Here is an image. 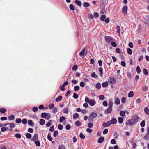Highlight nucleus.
<instances>
[{
  "label": "nucleus",
  "instance_id": "nucleus-1",
  "mask_svg": "<svg viewBox=\"0 0 149 149\" xmlns=\"http://www.w3.org/2000/svg\"><path fill=\"white\" fill-rule=\"evenodd\" d=\"M113 105V103L111 102H109L108 107L107 108V112L108 113H110L112 111V107Z\"/></svg>",
  "mask_w": 149,
  "mask_h": 149
},
{
  "label": "nucleus",
  "instance_id": "nucleus-2",
  "mask_svg": "<svg viewBox=\"0 0 149 149\" xmlns=\"http://www.w3.org/2000/svg\"><path fill=\"white\" fill-rule=\"evenodd\" d=\"M108 81L112 84H114L116 82V80L114 77H110L108 79Z\"/></svg>",
  "mask_w": 149,
  "mask_h": 149
},
{
  "label": "nucleus",
  "instance_id": "nucleus-3",
  "mask_svg": "<svg viewBox=\"0 0 149 149\" xmlns=\"http://www.w3.org/2000/svg\"><path fill=\"white\" fill-rule=\"evenodd\" d=\"M104 38L106 42L107 43H110L113 40V39L110 36H106Z\"/></svg>",
  "mask_w": 149,
  "mask_h": 149
},
{
  "label": "nucleus",
  "instance_id": "nucleus-4",
  "mask_svg": "<svg viewBox=\"0 0 149 149\" xmlns=\"http://www.w3.org/2000/svg\"><path fill=\"white\" fill-rule=\"evenodd\" d=\"M135 124V123H134L132 118L131 119L128 120L126 123V124L127 125H129L131 126Z\"/></svg>",
  "mask_w": 149,
  "mask_h": 149
},
{
  "label": "nucleus",
  "instance_id": "nucleus-5",
  "mask_svg": "<svg viewBox=\"0 0 149 149\" xmlns=\"http://www.w3.org/2000/svg\"><path fill=\"white\" fill-rule=\"evenodd\" d=\"M135 124V123H134L132 118L131 119L128 120L126 123V124L127 125H129L131 126Z\"/></svg>",
  "mask_w": 149,
  "mask_h": 149
},
{
  "label": "nucleus",
  "instance_id": "nucleus-6",
  "mask_svg": "<svg viewBox=\"0 0 149 149\" xmlns=\"http://www.w3.org/2000/svg\"><path fill=\"white\" fill-rule=\"evenodd\" d=\"M114 104L116 105L120 104V101L119 99L116 96H115L114 99Z\"/></svg>",
  "mask_w": 149,
  "mask_h": 149
},
{
  "label": "nucleus",
  "instance_id": "nucleus-7",
  "mask_svg": "<svg viewBox=\"0 0 149 149\" xmlns=\"http://www.w3.org/2000/svg\"><path fill=\"white\" fill-rule=\"evenodd\" d=\"M127 6L123 7L122 9V12L124 15H127Z\"/></svg>",
  "mask_w": 149,
  "mask_h": 149
},
{
  "label": "nucleus",
  "instance_id": "nucleus-8",
  "mask_svg": "<svg viewBox=\"0 0 149 149\" xmlns=\"http://www.w3.org/2000/svg\"><path fill=\"white\" fill-rule=\"evenodd\" d=\"M132 119L135 123L138 121L139 120V118L138 116L137 115H135L132 116Z\"/></svg>",
  "mask_w": 149,
  "mask_h": 149
},
{
  "label": "nucleus",
  "instance_id": "nucleus-9",
  "mask_svg": "<svg viewBox=\"0 0 149 149\" xmlns=\"http://www.w3.org/2000/svg\"><path fill=\"white\" fill-rule=\"evenodd\" d=\"M110 122L109 121H107V123L104 122L102 124L103 127H106L111 125Z\"/></svg>",
  "mask_w": 149,
  "mask_h": 149
},
{
  "label": "nucleus",
  "instance_id": "nucleus-10",
  "mask_svg": "<svg viewBox=\"0 0 149 149\" xmlns=\"http://www.w3.org/2000/svg\"><path fill=\"white\" fill-rule=\"evenodd\" d=\"M38 135L37 134H35L34 135L33 138L31 139V141H35L38 140Z\"/></svg>",
  "mask_w": 149,
  "mask_h": 149
},
{
  "label": "nucleus",
  "instance_id": "nucleus-11",
  "mask_svg": "<svg viewBox=\"0 0 149 149\" xmlns=\"http://www.w3.org/2000/svg\"><path fill=\"white\" fill-rule=\"evenodd\" d=\"M96 103V101L94 100H90V102L89 103V104L91 106H94Z\"/></svg>",
  "mask_w": 149,
  "mask_h": 149
},
{
  "label": "nucleus",
  "instance_id": "nucleus-12",
  "mask_svg": "<svg viewBox=\"0 0 149 149\" xmlns=\"http://www.w3.org/2000/svg\"><path fill=\"white\" fill-rule=\"evenodd\" d=\"M9 125H10L9 127L10 129H8V130L10 131H11L12 130V128L14 127H15V125L13 123H9Z\"/></svg>",
  "mask_w": 149,
  "mask_h": 149
},
{
  "label": "nucleus",
  "instance_id": "nucleus-13",
  "mask_svg": "<svg viewBox=\"0 0 149 149\" xmlns=\"http://www.w3.org/2000/svg\"><path fill=\"white\" fill-rule=\"evenodd\" d=\"M110 122L111 125V124H116L117 122V120L115 118H113L109 121Z\"/></svg>",
  "mask_w": 149,
  "mask_h": 149
},
{
  "label": "nucleus",
  "instance_id": "nucleus-14",
  "mask_svg": "<svg viewBox=\"0 0 149 149\" xmlns=\"http://www.w3.org/2000/svg\"><path fill=\"white\" fill-rule=\"evenodd\" d=\"M99 72H100V75L101 77H102V75L103 74V69L102 67H100L98 68V69Z\"/></svg>",
  "mask_w": 149,
  "mask_h": 149
},
{
  "label": "nucleus",
  "instance_id": "nucleus-15",
  "mask_svg": "<svg viewBox=\"0 0 149 149\" xmlns=\"http://www.w3.org/2000/svg\"><path fill=\"white\" fill-rule=\"evenodd\" d=\"M74 2L77 6H81L82 3L81 1L77 0H76Z\"/></svg>",
  "mask_w": 149,
  "mask_h": 149
},
{
  "label": "nucleus",
  "instance_id": "nucleus-16",
  "mask_svg": "<svg viewBox=\"0 0 149 149\" xmlns=\"http://www.w3.org/2000/svg\"><path fill=\"white\" fill-rule=\"evenodd\" d=\"M104 140V137H100L98 140V142L99 143H102Z\"/></svg>",
  "mask_w": 149,
  "mask_h": 149
},
{
  "label": "nucleus",
  "instance_id": "nucleus-17",
  "mask_svg": "<svg viewBox=\"0 0 149 149\" xmlns=\"http://www.w3.org/2000/svg\"><path fill=\"white\" fill-rule=\"evenodd\" d=\"M134 95V93L132 91H130L128 94V96L129 97H131Z\"/></svg>",
  "mask_w": 149,
  "mask_h": 149
},
{
  "label": "nucleus",
  "instance_id": "nucleus-18",
  "mask_svg": "<svg viewBox=\"0 0 149 149\" xmlns=\"http://www.w3.org/2000/svg\"><path fill=\"white\" fill-rule=\"evenodd\" d=\"M63 113L65 114H67L69 112V108L66 107L65 108L63 109Z\"/></svg>",
  "mask_w": 149,
  "mask_h": 149
},
{
  "label": "nucleus",
  "instance_id": "nucleus-19",
  "mask_svg": "<svg viewBox=\"0 0 149 149\" xmlns=\"http://www.w3.org/2000/svg\"><path fill=\"white\" fill-rule=\"evenodd\" d=\"M75 125L77 127H79L81 125V123L79 121L77 120L75 123Z\"/></svg>",
  "mask_w": 149,
  "mask_h": 149
},
{
  "label": "nucleus",
  "instance_id": "nucleus-20",
  "mask_svg": "<svg viewBox=\"0 0 149 149\" xmlns=\"http://www.w3.org/2000/svg\"><path fill=\"white\" fill-rule=\"evenodd\" d=\"M90 115L93 117V118L96 117L97 116V114L96 113H94V112L91 113Z\"/></svg>",
  "mask_w": 149,
  "mask_h": 149
},
{
  "label": "nucleus",
  "instance_id": "nucleus-21",
  "mask_svg": "<svg viewBox=\"0 0 149 149\" xmlns=\"http://www.w3.org/2000/svg\"><path fill=\"white\" fill-rule=\"evenodd\" d=\"M90 5L89 3L87 2H85L83 3V6L85 7H88L90 6Z\"/></svg>",
  "mask_w": 149,
  "mask_h": 149
},
{
  "label": "nucleus",
  "instance_id": "nucleus-22",
  "mask_svg": "<svg viewBox=\"0 0 149 149\" xmlns=\"http://www.w3.org/2000/svg\"><path fill=\"white\" fill-rule=\"evenodd\" d=\"M39 123L41 125H43L45 123V121L43 119H41L40 120Z\"/></svg>",
  "mask_w": 149,
  "mask_h": 149
},
{
  "label": "nucleus",
  "instance_id": "nucleus-23",
  "mask_svg": "<svg viewBox=\"0 0 149 149\" xmlns=\"http://www.w3.org/2000/svg\"><path fill=\"white\" fill-rule=\"evenodd\" d=\"M144 111L147 115H149V109L147 107H146L144 109Z\"/></svg>",
  "mask_w": 149,
  "mask_h": 149
},
{
  "label": "nucleus",
  "instance_id": "nucleus-24",
  "mask_svg": "<svg viewBox=\"0 0 149 149\" xmlns=\"http://www.w3.org/2000/svg\"><path fill=\"white\" fill-rule=\"evenodd\" d=\"M118 120L120 124H122L123 122V119L122 117H119L118 118Z\"/></svg>",
  "mask_w": 149,
  "mask_h": 149
},
{
  "label": "nucleus",
  "instance_id": "nucleus-25",
  "mask_svg": "<svg viewBox=\"0 0 149 149\" xmlns=\"http://www.w3.org/2000/svg\"><path fill=\"white\" fill-rule=\"evenodd\" d=\"M8 118L9 120H13L14 119L15 116L13 115H10L8 116Z\"/></svg>",
  "mask_w": 149,
  "mask_h": 149
},
{
  "label": "nucleus",
  "instance_id": "nucleus-26",
  "mask_svg": "<svg viewBox=\"0 0 149 149\" xmlns=\"http://www.w3.org/2000/svg\"><path fill=\"white\" fill-rule=\"evenodd\" d=\"M108 85V83L107 82H103L102 84V86L103 87H107Z\"/></svg>",
  "mask_w": 149,
  "mask_h": 149
},
{
  "label": "nucleus",
  "instance_id": "nucleus-27",
  "mask_svg": "<svg viewBox=\"0 0 149 149\" xmlns=\"http://www.w3.org/2000/svg\"><path fill=\"white\" fill-rule=\"evenodd\" d=\"M52 123V120H49L48 121V122L46 124V126L48 127H49L51 125Z\"/></svg>",
  "mask_w": 149,
  "mask_h": 149
},
{
  "label": "nucleus",
  "instance_id": "nucleus-28",
  "mask_svg": "<svg viewBox=\"0 0 149 149\" xmlns=\"http://www.w3.org/2000/svg\"><path fill=\"white\" fill-rule=\"evenodd\" d=\"M79 117V115L77 113H74L73 116V118L74 119H77Z\"/></svg>",
  "mask_w": 149,
  "mask_h": 149
},
{
  "label": "nucleus",
  "instance_id": "nucleus-29",
  "mask_svg": "<svg viewBox=\"0 0 149 149\" xmlns=\"http://www.w3.org/2000/svg\"><path fill=\"white\" fill-rule=\"evenodd\" d=\"M117 32L119 34L120 33V28L119 26H117L116 28Z\"/></svg>",
  "mask_w": 149,
  "mask_h": 149
},
{
  "label": "nucleus",
  "instance_id": "nucleus-30",
  "mask_svg": "<svg viewBox=\"0 0 149 149\" xmlns=\"http://www.w3.org/2000/svg\"><path fill=\"white\" fill-rule=\"evenodd\" d=\"M142 90L143 91H146L148 90V87L146 85L143 86L142 88Z\"/></svg>",
  "mask_w": 149,
  "mask_h": 149
},
{
  "label": "nucleus",
  "instance_id": "nucleus-31",
  "mask_svg": "<svg viewBox=\"0 0 149 149\" xmlns=\"http://www.w3.org/2000/svg\"><path fill=\"white\" fill-rule=\"evenodd\" d=\"M106 18V16L104 15H102L100 17V20L101 21H104Z\"/></svg>",
  "mask_w": 149,
  "mask_h": 149
},
{
  "label": "nucleus",
  "instance_id": "nucleus-32",
  "mask_svg": "<svg viewBox=\"0 0 149 149\" xmlns=\"http://www.w3.org/2000/svg\"><path fill=\"white\" fill-rule=\"evenodd\" d=\"M85 49H83L80 53L79 54L80 56H83L84 55L85 52Z\"/></svg>",
  "mask_w": 149,
  "mask_h": 149
},
{
  "label": "nucleus",
  "instance_id": "nucleus-33",
  "mask_svg": "<svg viewBox=\"0 0 149 149\" xmlns=\"http://www.w3.org/2000/svg\"><path fill=\"white\" fill-rule=\"evenodd\" d=\"M145 121L144 120H142L140 123V125L142 127L145 126Z\"/></svg>",
  "mask_w": 149,
  "mask_h": 149
},
{
  "label": "nucleus",
  "instance_id": "nucleus-34",
  "mask_svg": "<svg viewBox=\"0 0 149 149\" xmlns=\"http://www.w3.org/2000/svg\"><path fill=\"white\" fill-rule=\"evenodd\" d=\"M101 87V86L99 83H97L96 85V88L97 89H100Z\"/></svg>",
  "mask_w": 149,
  "mask_h": 149
},
{
  "label": "nucleus",
  "instance_id": "nucleus-35",
  "mask_svg": "<svg viewBox=\"0 0 149 149\" xmlns=\"http://www.w3.org/2000/svg\"><path fill=\"white\" fill-rule=\"evenodd\" d=\"M106 13V10L104 8H102L100 11V14H104Z\"/></svg>",
  "mask_w": 149,
  "mask_h": 149
},
{
  "label": "nucleus",
  "instance_id": "nucleus-36",
  "mask_svg": "<svg viewBox=\"0 0 149 149\" xmlns=\"http://www.w3.org/2000/svg\"><path fill=\"white\" fill-rule=\"evenodd\" d=\"M58 149H65V146L62 145L61 144L58 147Z\"/></svg>",
  "mask_w": 149,
  "mask_h": 149
},
{
  "label": "nucleus",
  "instance_id": "nucleus-37",
  "mask_svg": "<svg viewBox=\"0 0 149 149\" xmlns=\"http://www.w3.org/2000/svg\"><path fill=\"white\" fill-rule=\"evenodd\" d=\"M127 52L130 55L132 54V49L130 48H128L127 49Z\"/></svg>",
  "mask_w": 149,
  "mask_h": 149
},
{
  "label": "nucleus",
  "instance_id": "nucleus-38",
  "mask_svg": "<svg viewBox=\"0 0 149 149\" xmlns=\"http://www.w3.org/2000/svg\"><path fill=\"white\" fill-rule=\"evenodd\" d=\"M15 136L17 138L20 139L21 138V135L19 133H17L15 135Z\"/></svg>",
  "mask_w": 149,
  "mask_h": 149
},
{
  "label": "nucleus",
  "instance_id": "nucleus-39",
  "mask_svg": "<svg viewBox=\"0 0 149 149\" xmlns=\"http://www.w3.org/2000/svg\"><path fill=\"white\" fill-rule=\"evenodd\" d=\"M0 112L2 113H4L6 112V109L4 108H1L0 109Z\"/></svg>",
  "mask_w": 149,
  "mask_h": 149
},
{
  "label": "nucleus",
  "instance_id": "nucleus-40",
  "mask_svg": "<svg viewBox=\"0 0 149 149\" xmlns=\"http://www.w3.org/2000/svg\"><path fill=\"white\" fill-rule=\"evenodd\" d=\"M51 117V115L49 113H47L46 114V119L47 120H49Z\"/></svg>",
  "mask_w": 149,
  "mask_h": 149
},
{
  "label": "nucleus",
  "instance_id": "nucleus-41",
  "mask_svg": "<svg viewBox=\"0 0 149 149\" xmlns=\"http://www.w3.org/2000/svg\"><path fill=\"white\" fill-rule=\"evenodd\" d=\"M21 121L22 120L21 119L19 118H16L15 121V122L17 123H20Z\"/></svg>",
  "mask_w": 149,
  "mask_h": 149
},
{
  "label": "nucleus",
  "instance_id": "nucleus-42",
  "mask_svg": "<svg viewBox=\"0 0 149 149\" xmlns=\"http://www.w3.org/2000/svg\"><path fill=\"white\" fill-rule=\"evenodd\" d=\"M62 97L61 96H59L57 98L56 100V102H58L62 100Z\"/></svg>",
  "mask_w": 149,
  "mask_h": 149
},
{
  "label": "nucleus",
  "instance_id": "nucleus-43",
  "mask_svg": "<svg viewBox=\"0 0 149 149\" xmlns=\"http://www.w3.org/2000/svg\"><path fill=\"white\" fill-rule=\"evenodd\" d=\"M120 116H123L125 114V112L124 111H121L120 112Z\"/></svg>",
  "mask_w": 149,
  "mask_h": 149
},
{
  "label": "nucleus",
  "instance_id": "nucleus-44",
  "mask_svg": "<svg viewBox=\"0 0 149 149\" xmlns=\"http://www.w3.org/2000/svg\"><path fill=\"white\" fill-rule=\"evenodd\" d=\"M65 119V118L63 116L60 117L59 121L61 123L63 122Z\"/></svg>",
  "mask_w": 149,
  "mask_h": 149
},
{
  "label": "nucleus",
  "instance_id": "nucleus-45",
  "mask_svg": "<svg viewBox=\"0 0 149 149\" xmlns=\"http://www.w3.org/2000/svg\"><path fill=\"white\" fill-rule=\"evenodd\" d=\"M91 76L93 78H97L98 77V76L97 75L96 76V75L95 74V73L94 72H93L92 74H91Z\"/></svg>",
  "mask_w": 149,
  "mask_h": 149
},
{
  "label": "nucleus",
  "instance_id": "nucleus-46",
  "mask_svg": "<svg viewBox=\"0 0 149 149\" xmlns=\"http://www.w3.org/2000/svg\"><path fill=\"white\" fill-rule=\"evenodd\" d=\"M144 138L146 139H149V133H147V134L144 136Z\"/></svg>",
  "mask_w": 149,
  "mask_h": 149
},
{
  "label": "nucleus",
  "instance_id": "nucleus-47",
  "mask_svg": "<svg viewBox=\"0 0 149 149\" xmlns=\"http://www.w3.org/2000/svg\"><path fill=\"white\" fill-rule=\"evenodd\" d=\"M48 139L50 141H52V138L50 134H49L47 135Z\"/></svg>",
  "mask_w": 149,
  "mask_h": 149
},
{
  "label": "nucleus",
  "instance_id": "nucleus-48",
  "mask_svg": "<svg viewBox=\"0 0 149 149\" xmlns=\"http://www.w3.org/2000/svg\"><path fill=\"white\" fill-rule=\"evenodd\" d=\"M47 114V113L45 112L42 113L41 114V117L43 118H45Z\"/></svg>",
  "mask_w": 149,
  "mask_h": 149
},
{
  "label": "nucleus",
  "instance_id": "nucleus-49",
  "mask_svg": "<svg viewBox=\"0 0 149 149\" xmlns=\"http://www.w3.org/2000/svg\"><path fill=\"white\" fill-rule=\"evenodd\" d=\"M111 143L112 144H115L116 143V142L115 139H113L111 140Z\"/></svg>",
  "mask_w": 149,
  "mask_h": 149
},
{
  "label": "nucleus",
  "instance_id": "nucleus-50",
  "mask_svg": "<svg viewBox=\"0 0 149 149\" xmlns=\"http://www.w3.org/2000/svg\"><path fill=\"white\" fill-rule=\"evenodd\" d=\"M70 8L71 10H74V7L73 5L70 4Z\"/></svg>",
  "mask_w": 149,
  "mask_h": 149
},
{
  "label": "nucleus",
  "instance_id": "nucleus-51",
  "mask_svg": "<svg viewBox=\"0 0 149 149\" xmlns=\"http://www.w3.org/2000/svg\"><path fill=\"white\" fill-rule=\"evenodd\" d=\"M88 120L90 122H92L93 120V118L90 115L88 117Z\"/></svg>",
  "mask_w": 149,
  "mask_h": 149
},
{
  "label": "nucleus",
  "instance_id": "nucleus-52",
  "mask_svg": "<svg viewBox=\"0 0 149 149\" xmlns=\"http://www.w3.org/2000/svg\"><path fill=\"white\" fill-rule=\"evenodd\" d=\"M26 137L28 138H31V134L29 133H27L26 134Z\"/></svg>",
  "mask_w": 149,
  "mask_h": 149
},
{
  "label": "nucleus",
  "instance_id": "nucleus-53",
  "mask_svg": "<svg viewBox=\"0 0 149 149\" xmlns=\"http://www.w3.org/2000/svg\"><path fill=\"white\" fill-rule=\"evenodd\" d=\"M58 134V132L57 131H55L54 132V137H56L57 136Z\"/></svg>",
  "mask_w": 149,
  "mask_h": 149
},
{
  "label": "nucleus",
  "instance_id": "nucleus-54",
  "mask_svg": "<svg viewBox=\"0 0 149 149\" xmlns=\"http://www.w3.org/2000/svg\"><path fill=\"white\" fill-rule=\"evenodd\" d=\"M6 130H8V127H2L1 129V131L3 132L5 131Z\"/></svg>",
  "mask_w": 149,
  "mask_h": 149
},
{
  "label": "nucleus",
  "instance_id": "nucleus-55",
  "mask_svg": "<svg viewBox=\"0 0 149 149\" xmlns=\"http://www.w3.org/2000/svg\"><path fill=\"white\" fill-rule=\"evenodd\" d=\"M116 53L118 54H120L121 53V50L120 49L118 48H117L116 49Z\"/></svg>",
  "mask_w": 149,
  "mask_h": 149
},
{
  "label": "nucleus",
  "instance_id": "nucleus-56",
  "mask_svg": "<svg viewBox=\"0 0 149 149\" xmlns=\"http://www.w3.org/2000/svg\"><path fill=\"white\" fill-rule=\"evenodd\" d=\"M136 70L137 72L138 73H139L140 72L141 70H140V68L139 66H138L136 67Z\"/></svg>",
  "mask_w": 149,
  "mask_h": 149
},
{
  "label": "nucleus",
  "instance_id": "nucleus-57",
  "mask_svg": "<svg viewBox=\"0 0 149 149\" xmlns=\"http://www.w3.org/2000/svg\"><path fill=\"white\" fill-rule=\"evenodd\" d=\"M28 123L29 125L33 126L32 125V124H33V122L31 120H29L28 121Z\"/></svg>",
  "mask_w": 149,
  "mask_h": 149
},
{
  "label": "nucleus",
  "instance_id": "nucleus-58",
  "mask_svg": "<svg viewBox=\"0 0 149 149\" xmlns=\"http://www.w3.org/2000/svg\"><path fill=\"white\" fill-rule=\"evenodd\" d=\"M99 98L101 100H103L105 99V97L103 95H101L99 96Z\"/></svg>",
  "mask_w": 149,
  "mask_h": 149
},
{
  "label": "nucleus",
  "instance_id": "nucleus-59",
  "mask_svg": "<svg viewBox=\"0 0 149 149\" xmlns=\"http://www.w3.org/2000/svg\"><path fill=\"white\" fill-rule=\"evenodd\" d=\"M73 97L75 99H76L78 97V95L77 94L74 93L73 94Z\"/></svg>",
  "mask_w": 149,
  "mask_h": 149
},
{
  "label": "nucleus",
  "instance_id": "nucleus-60",
  "mask_svg": "<svg viewBox=\"0 0 149 149\" xmlns=\"http://www.w3.org/2000/svg\"><path fill=\"white\" fill-rule=\"evenodd\" d=\"M80 137L82 139H85V136L83 135L82 133H80L79 135Z\"/></svg>",
  "mask_w": 149,
  "mask_h": 149
},
{
  "label": "nucleus",
  "instance_id": "nucleus-61",
  "mask_svg": "<svg viewBox=\"0 0 149 149\" xmlns=\"http://www.w3.org/2000/svg\"><path fill=\"white\" fill-rule=\"evenodd\" d=\"M35 142V144L38 146H39L40 145V142L38 141H34Z\"/></svg>",
  "mask_w": 149,
  "mask_h": 149
},
{
  "label": "nucleus",
  "instance_id": "nucleus-62",
  "mask_svg": "<svg viewBox=\"0 0 149 149\" xmlns=\"http://www.w3.org/2000/svg\"><path fill=\"white\" fill-rule=\"evenodd\" d=\"M79 86H76L74 87V90L75 91H77L79 89Z\"/></svg>",
  "mask_w": 149,
  "mask_h": 149
},
{
  "label": "nucleus",
  "instance_id": "nucleus-63",
  "mask_svg": "<svg viewBox=\"0 0 149 149\" xmlns=\"http://www.w3.org/2000/svg\"><path fill=\"white\" fill-rule=\"evenodd\" d=\"M108 131V130L107 129H105L103 132V133L104 134H106L107 133Z\"/></svg>",
  "mask_w": 149,
  "mask_h": 149
},
{
  "label": "nucleus",
  "instance_id": "nucleus-64",
  "mask_svg": "<svg viewBox=\"0 0 149 149\" xmlns=\"http://www.w3.org/2000/svg\"><path fill=\"white\" fill-rule=\"evenodd\" d=\"M143 72L144 74H145V75H147L148 74V72L146 69H143Z\"/></svg>",
  "mask_w": 149,
  "mask_h": 149
}]
</instances>
